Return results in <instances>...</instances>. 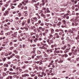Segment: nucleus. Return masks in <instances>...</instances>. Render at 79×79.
Returning <instances> with one entry per match:
<instances>
[{
	"instance_id": "nucleus-61",
	"label": "nucleus",
	"mask_w": 79,
	"mask_h": 79,
	"mask_svg": "<svg viewBox=\"0 0 79 79\" xmlns=\"http://www.w3.org/2000/svg\"><path fill=\"white\" fill-rule=\"evenodd\" d=\"M39 35L40 37H41V36H42V34L40 33V34Z\"/></svg>"
},
{
	"instance_id": "nucleus-22",
	"label": "nucleus",
	"mask_w": 79,
	"mask_h": 79,
	"mask_svg": "<svg viewBox=\"0 0 79 79\" xmlns=\"http://www.w3.org/2000/svg\"><path fill=\"white\" fill-rule=\"evenodd\" d=\"M24 63H26V64H28V63H29V61H27L25 60L24 61Z\"/></svg>"
},
{
	"instance_id": "nucleus-47",
	"label": "nucleus",
	"mask_w": 79,
	"mask_h": 79,
	"mask_svg": "<svg viewBox=\"0 0 79 79\" xmlns=\"http://www.w3.org/2000/svg\"><path fill=\"white\" fill-rule=\"evenodd\" d=\"M77 25H78V23H76L75 24V26H77Z\"/></svg>"
},
{
	"instance_id": "nucleus-51",
	"label": "nucleus",
	"mask_w": 79,
	"mask_h": 79,
	"mask_svg": "<svg viewBox=\"0 0 79 79\" xmlns=\"http://www.w3.org/2000/svg\"><path fill=\"white\" fill-rule=\"evenodd\" d=\"M24 9L25 10H27V6H25L24 7Z\"/></svg>"
},
{
	"instance_id": "nucleus-60",
	"label": "nucleus",
	"mask_w": 79,
	"mask_h": 79,
	"mask_svg": "<svg viewBox=\"0 0 79 79\" xmlns=\"http://www.w3.org/2000/svg\"><path fill=\"white\" fill-rule=\"evenodd\" d=\"M45 32H48V29H46L45 30Z\"/></svg>"
},
{
	"instance_id": "nucleus-46",
	"label": "nucleus",
	"mask_w": 79,
	"mask_h": 79,
	"mask_svg": "<svg viewBox=\"0 0 79 79\" xmlns=\"http://www.w3.org/2000/svg\"><path fill=\"white\" fill-rule=\"evenodd\" d=\"M22 69H25L26 68V66H23V67H22Z\"/></svg>"
},
{
	"instance_id": "nucleus-24",
	"label": "nucleus",
	"mask_w": 79,
	"mask_h": 79,
	"mask_svg": "<svg viewBox=\"0 0 79 79\" xmlns=\"http://www.w3.org/2000/svg\"><path fill=\"white\" fill-rule=\"evenodd\" d=\"M15 54H12V55H11L10 56V58H13V57L14 56H15Z\"/></svg>"
},
{
	"instance_id": "nucleus-38",
	"label": "nucleus",
	"mask_w": 79,
	"mask_h": 79,
	"mask_svg": "<svg viewBox=\"0 0 79 79\" xmlns=\"http://www.w3.org/2000/svg\"><path fill=\"white\" fill-rule=\"evenodd\" d=\"M24 2L25 3H28V0H25L24 1Z\"/></svg>"
},
{
	"instance_id": "nucleus-56",
	"label": "nucleus",
	"mask_w": 79,
	"mask_h": 79,
	"mask_svg": "<svg viewBox=\"0 0 79 79\" xmlns=\"http://www.w3.org/2000/svg\"><path fill=\"white\" fill-rule=\"evenodd\" d=\"M58 50V48H55V51H57V50Z\"/></svg>"
},
{
	"instance_id": "nucleus-36",
	"label": "nucleus",
	"mask_w": 79,
	"mask_h": 79,
	"mask_svg": "<svg viewBox=\"0 0 79 79\" xmlns=\"http://www.w3.org/2000/svg\"><path fill=\"white\" fill-rule=\"evenodd\" d=\"M39 69H40L41 70H42V67L41 66L39 67Z\"/></svg>"
},
{
	"instance_id": "nucleus-62",
	"label": "nucleus",
	"mask_w": 79,
	"mask_h": 79,
	"mask_svg": "<svg viewBox=\"0 0 79 79\" xmlns=\"http://www.w3.org/2000/svg\"><path fill=\"white\" fill-rule=\"evenodd\" d=\"M4 26H5V27H8V25H7V24H4Z\"/></svg>"
},
{
	"instance_id": "nucleus-2",
	"label": "nucleus",
	"mask_w": 79,
	"mask_h": 79,
	"mask_svg": "<svg viewBox=\"0 0 79 79\" xmlns=\"http://www.w3.org/2000/svg\"><path fill=\"white\" fill-rule=\"evenodd\" d=\"M71 33L72 34H74V32H73V31H72V30H68V32L67 33V34L68 35H70V33Z\"/></svg>"
},
{
	"instance_id": "nucleus-19",
	"label": "nucleus",
	"mask_w": 79,
	"mask_h": 79,
	"mask_svg": "<svg viewBox=\"0 0 79 79\" xmlns=\"http://www.w3.org/2000/svg\"><path fill=\"white\" fill-rule=\"evenodd\" d=\"M41 51L39 50L37 52V53H38V54H41Z\"/></svg>"
},
{
	"instance_id": "nucleus-32",
	"label": "nucleus",
	"mask_w": 79,
	"mask_h": 79,
	"mask_svg": "<svg viewBox=\"0 0 79 79\" xmlns=\"http://www.w3.org/2000/svg\"><path fill=\"white\" fill-rule=\"evenodd\" d=\"M6 75V73H3V76H5Z\"/></svg>"
},
{
	"instance_id": "nucleus-58",
	"label": "nucleus",
	"mask_w": 79,
	"mask_h": 79,
	"mask_svg": "<svg viewBox=\"0 0 79 79\" xmlns=\"http://www.w3.org/2000/svg\"><path fill=\"white\" fill-rule=\"evenodd\" d=\"M50 14H47V16L48 17H50Z\"/></svg>"
},
{
	"instance_id": "nucleus-20",
	"label": "nucleus",
	"mask_w": 79,
	"mask_h": 79,
	"mask_svg": "<svg viewBox=\"0 0 79 79\" xmlns=\"http://www.w3.org/2000/svg\"><path fill=\"white\" fill-rule=\"evenodd\" d=\"M62 22L64 24H66L67 23L66 21H65V20H64L62 21Z\"/></svg>"
},
{
	"instance_id": "nucleus-53",
	"label": "nucleus",
	"mask_w": 79,
	"mask_h": 79,
	"mask_svg": "<svg viewBox=\"0 0 79 79\" xmlns=\"http://www.w3.org/2000/svg\"><path fill=\"white\" fill-rule=\"evenodd\" d=\"M9 77L10 78V79H11L13 78V76H9Z\"/></svg>"
},
{
	"instance_id": "nucleus-40",
	"label": "nucleus",
	"mask_w": 79,
	"mask_h": 79,
	"mask_svg": "<svg viewBox=\"0 0 79 79\" xmlns=\"http://www.w3.org/2000/svg\"><path fill=\"white\" fill-rule=\"evenodd\" d=\"M35 75L34 74H31V77H34Z\"/></svg>"
},
{
	"instance_id": "nucleus-57",
	"label": "nucleus",
	"mask_w": 79,
	"mask_h": 79,
	"mask_svg": "<svg viewBox=\"0 0 79 79\" xmlns=\"http://www.w3.org/2000/svg\"><path fill=\"white\" fill-rule=\"evenodd\" d=\"M59 35H62V32H59Z\"/></svg>"
},
{
	"instance_id": "nucleus-17",
	"label": "nucleus",
	"mask_w": 79,
	"mask_h": 79,
	"mask_svg": "<svg viewBox=\"0 0 79 79\" xmlns=\"http://www.w3.org/2000/svg\"><path fill=\"white\" fill-rule=\"evenodd\" d=\"M6 34H7V35H10L11 34V33H10V32H8L6 33Z\"/></svg>"
},
{
	"instance_id": "nucleus-64",
	"label": "nucleus",
	"mask_w": 79,
	"mask_h": 79,
	"mask_svg": "<svg viewBox=\"0 0 79 79\" xmlns=\"http://www.w3.org/2000/svg\"><path fill=\"white\" fill-rule=\"evenodd\" d=\"M50 72H48V76H49V75H50Z\"/></svg>"
},
{
	"instance_id": "nucleus-23",
	"label": "nucleus",
	"mask_w": 79,
	"mask_h": 79,
	"mask_svg": "<svg viewBox=\"0 0 79 79\" xmlns=\"http://www.w3.org/2000/svg\"><path fill=\"white\" fill-rule=\"evenodd\" d=\"M28 24H29L30 23V22H31V19H29L27 21Z\"/></svg>"
},
{
	"instance_id": "nucleus-43",
	"label": "nucleus",
	"mask_w": 79,
	"mask_h": 79,
	"mask_svg": "<svg viewBox=\"0 0 79 79\" xmlns=\"http://www.w3.org/2000/svg\"><path fill=\"white\" fill-rule=\"evenodd\" d=\"M64 32H65V33H68V31L67 30H65Z\"/></svg>"
},
{
	"instance_id": "nucleus-30",
	"label": "nucleus",
	"mask_w": 79,
	"mask_h": 79,
	"mask_svg": "<svg viewBox=\"0 0 79 79\" xmlns=\"http://www.w3.org/2000/svg\"><path fill=\"white\" fill-rule=\"evenodd\" d=\"M14 48L13 47H10V50H13V49Z\"/></svg>"
},
{
	"instance_id": "nucleus-42",
	"label": "nucleus",
	"mask_w": 79,
	"mask_h": 79,
	"mask_svg": "<svg viewBox=\"0 0 79 79\" xmlns=\"http://www.w3.org/2000/svg\"><path fill=\"white\" fill-rule=\"evenodd\" d=\"M69 56H71V55H73V53H71V52H70L69 53Z\"/></svg>"
},
{
	"instance_id": "nucleus-25",
	"label": "nucleus",
	"mask_w": 79,
	"mask_h": 79,
	"mask_svg": "<svg viewBox=\"0 0 79 79\" xmlns=\"http://www.w3.org/2000/svg\"><path fill=\"white\" fill-rule=\"evenodd\" d=\"M14 53H16V54H17L18 53V51H16V50H14Z\"/></svg>"
},
{
	"instance_id": "nucleus-52",
	"label": "nucleus",
	"mask_w": 79,
	"mask_h": 79,
	"mask_svg": "<svg viewBox=\"0 0 79 79\" xmlns=\"http://www.w3.org/2000/svg\"><path fill=\"white\" fill-rule=\"evenodd\" d=\"M58 19L59 21H61V19L60 18H58Z\"/></svg>"
},
{
	"instance_id": "nucleus-12",
	"label": "nucleus",
	"mask_w": 79,
	"mask_h": 79,
	"mask_svg": "<svg viewBox=\"0 0 79 79\" xmlns=\"http://www.w3.org/2000/svg\"><path fill=\"white\" fill-rule=\"evenodd\" d=\"M5 30L6 31H8V30H9V26H7V27L4 28Z\"/></svg>"
},
{
	"instance_id": "nucleus-8",
	"label": "nucleus",
	"mask_w": 79,
	"mask_h": 79,
	"mask_svg": "<svg viewBox=\"0 0 79 79\" xmlns=\"http://www.w3.org/2000/svg\"><path fill=\"white\" fill-rule=\"evenodd\" d=\"M17 34H18V32H15L14 33V37H17V35H18Z\"/></svg>"
},
{
	"instance_id": "nucleus-14",
	"label": "nucleus",
	"mask_w": 79,
	"mask_h": 79,
	"mask_svg": "<svg viewBox=\"0 0 79 79\" xmlns=\"http://www.w3.org/2000/svg\"><path fill=\"white\" fill-rule=\"evenodd\" d=\"M61 24V22H59V23L57 24V26H60V24Z\"/></svg>"
},
{
	"instance_id": "nucleus-59",
	"label": "nucleus",
	"mask_w": 79,
	"mask_h": 79,
	"mask_svg": "<svg viewBox=\"0 0 79 79\" xmlns=\"http://www.w3.org/2000/svg\"><path fill=\"white\" fill-rule=\"evenodd\" d=\"M50 37L52 38L53 37V35H50Z\"/></svg>"
},
{
	"instance_id": "nucleus-35",
	"label": "nucleus",
	"mask_w": 79,
	"mask_h": 79,
	"mask_svg": "<svg viewBox=\"0 0 79 79\" xmlns=\"http://www.w3.org/2000/svg\"><path fill=\"white\" fill-rule=\"evenodd\" d=\"M60 31V30H59L57 29L56 30V32H59Z\"/></svg>"
},
{
	"instance_id": "nucleus-11",
	"label": "nucleus",
	"mask_w": 79,
	"mask_h": 79,
	"mask_svg": "<svg viewBox=\"0 0 79 79\" xmlns=\"http://www.w3.org/2000/svg\"><path fill=\"white\" fill-rule=\"evenodd\" d=\"M51 34H53L54 33V30L52 28H51Z\"/></svg>"
},
{
	"instance_id": "nucleus-54",
	"label": "nucleus",
	"mask_w": 79,
	"mask_h": 79,
	"mask_svg": "<svg viewBox=\"0 0 79 79\" xmlns=\"http://www.w3.org/2000/svg\"><path fill=\"white\" fill-rule=\"evenodd\" d=\"M40 25L42 26H44V23H41L40 24Z\"/></svg>"
},
{
	"instance_id": "nucleus-6",
	"label": "nucleus",
	"mask_w": 79,
	"mask_h": 79,
	"mask_svg": "<svg viewBox=\"0 0 79 79\" xmlns=\"http://www.w3.org/2000/svg\"><path fill=\"white\" fill-rule=\"evenodd\" d=\"M53 51L51 49H48L47 50V52L49 53H50L51 52H52Z\"/></svg>"
},
{
	"instance_id": "nucleus-4",
	"label": "nucleus",
	"mask_w": 79,
	"mask_h": 79,
	"mask_svg": "<svg viewBox=\"0 0 79 79\" xmlns=\"http://www.w3.org/2000/svg\"><path fill=\"white\" fill-rule=\"evenodd\" d=\"M57 18H58L57 17H56L54 18V23H58V20H57Z\"/></svg>"
},
{
	"instance_id": "nucleus-63",
	"label": "nucleus",
	"mask_w": 79,
	"mask_h": 79,
	"mask_svg": "<svg viewBox=\"0 0 79 79\" xmlns=\"http://www.w3.org/2000/svg\"><path fill=\"white\" fill-rule=\"evenodd\" d=\"M42 31H45V28H42L41 29Z\"/></svg>"
},
{
	"instance_id": "nucleus-29",
	"label": "nucleus",
	"mask_w": 79,
	"mask_h": 79,
	"mask_svg": "<svg viewBox=\"0 0 79 79\" xmlns=\"http://www.w3.org/2000/svg\"><path fill=\"white\" fill-rule=\"evenodd\" d=\"M9 70H10V71H13V69H12V68H10Z\"/></svg>"
},
{
	"instance_id": "nucleus-41",
	"label": "nucleus",
	"mask_w": 79,
	"mask_h": 79,
	"mask_svg": "<svg viewBox=\"0 0 79 79\" xmlns=\"http://www.w3.org/2000/svg\"><path fill=\"white\" fill-rule=\"evenodd\" d=\"M47 42H48V44H49V42H50V40L48 39L47 40Z\"/></svg>"
},
{
	"instance_id": "nucleus-27",
	"label": "nucleus",
	"mask_w": 79,
	"mask_h": 79,
	"mask_svg": "<svg viewBox=\"0 0 79 79\" xmlns=\"http://www.w3.org/2000/svg\"><path fill=\"white\" fill-rule=\"evenodd\" d=\"M15 57L17 58V59H19V56H18V55H16L15 56Z\"/></svg>"
},
{
	"instance_id": "nucleus-26",
	"label": "nucleus",
	"mask_w": 79,
	"mask_h": 79,
	"mask_svg": "<svg viewBox=\"0 0 79 79\" xmlns=\"http://www.w3.org/2000/svg\"><path fill=\"white\" fill-rule=\"evenodd\" d=\"M10 46H13V42H10Z\"/></svg>"
},
{
	"instance_id": "nucleus-34",
	"label": "nucleus",
	"mask_w": 79,
	"mask_h": 79,
	"mask_svg": "<svg viewBox=\"0 0 79 79\" xmlns=\"http://www.w3.org/2000/svg\"><path fill=\"white\" fill-rule=\"evenodd\" d=\"M64 56L65 58H66V57H68V55L66 54H64Z\"/></svg>"
},
{
	"instance_id": "nucleus-31",
	"label": "nucleus",
	"mask_w": 79,
	"mask_h": 79,
	"mask_svg": "<svg viewBox=\"0 0 79 79\" xmlns=\"http://www.w3.org/2000/svg\"><path fill=\"white\" fill-rule=\"evenodd\" d=\"M66 49L69 51L70 50V47H68L67 48H66Z\"/></svg>"
},
{
	"instance_id": "nucleus-49",
	"label": "nucleus",
	"mask_w": 79,
	"mask_h": 79,
	"mask_svg": "<svg viewBox=\"0 0 79 79\" xmlns=\"http://www.w3.org/2000/svg\"><path fill=\"white\" fill-rule=\"evenodd\" d=\"M7 63L8 64H11V62L10 61L7 62Z\"/></svg>"
},
{
	"instance_id": "nucleus-21",
	"label": "nucleus",
	"mask_w": 79,
	"mask_h": 79,
	"mask_svg": "<svg viewBox=\"0 0 79 79\" xmlns=\"http://www.w3.org/2000/svg\"><path fill=\"white\" fill-rule=\"evenodd\" d=\"M31 29L32 30H33L35 29V27H34V26L33 27H31Z\"/></svg>"
},
{
	"instance_id": "nucleus-18",
	"label": "nucleus",
	"mask_w": 79,
	"mask_h": 79,
	"mask_svg": "<svg viewBox=\"0 0 79 79\" xmlns=\"http://www.w3.org/2000/svg\"><path fill=\"white\" fill-rule=\"evenodd\" d=\"M24 76L25 77H28V76H29V75L28 74H24Z\"/></svg>"
},
{
	"instance_id": "nucleus-5",
	"label": "nucleus",
	"mask_w": 79,
	"mask_h": 79,
	"mask_svg": "<svg viewBox=\"0 0 79 79\" xmlns=\"http://www.w3.org/2000/svg\"><path fill=\"white\" fill-rule=\"evenodd\" d=\"M77 49H76L74 52H73L74 54L76 55L77 54Z\"/></svg>"
},
{
	"instance_id": "nucleus-48",
	"label": "nucleus",
	"mask_w": 79,
	"mask_h": 79,
	"mask_svg": "<svg viewBox=\"0 0 79 79\" xmlns=\"http://www.w3.org/2000/svg\"><path fill=\"white\" fill-rule=\"evenodd\" d=\"M58 35V33H56L55 34V35L56 36V37Z\"/></svg>"
},
{
	"instance_id": "nucleus-3",
	"label": "nucleus",
	"mask_w": 79,
	"mask_h": 79,
	"mask_svg": "<svg viewBox=\"0 0 79 79\" xmlns=\"http://www.w3.org/2000/svg\"><path fill=\"white\" fill-rule=\"evenodd\" d=\"M29 13L30 15L33 13V10L31 8H30L29 9Z\"/></svg>"
},
{
	"instance_id": "nucleus-16",
	"label": "nucleus",
	"mask_w": 79,
	"mask_h": 79,
	"mask_svg": "<svg viewBox=\"0 0 79 79\" xmlns=\"http://www.w3.org/2000/svg\"><path fill=\"white\" fill-rule=\"evenodd\" d=\"M66 47H67V46H66V45H64V46L62 48V49L63 50H65Z\"/></svg>"
},
{
	"instance_id": "nucleus-33",
	"label": "nucleus",
	"mask_w": 79,
	"mask_h": 79,
	"mask_svg": "<svg viewBox=\"0 0 79 79\" xmlns=\"http://www.w3.org/2000/svg\"><path fill=\"white\" fill-rule=\"evenodd\" d=\"M61 10H62V11H65V9H64V8H61Z\"/></svg>"
},
{
	"instance_id": "nucleus-39",
	"label": "nucleus",
	"mask_w": 79,
	"mask_h": 79,
	"mask_svg": "<svg viewBox=\"0 0 79 79\" xmlns=\"http://www.w3.org/2000/svg\"><path fill=\"white\" fill-rule=\"evenodd\" d=\"M6 57H4V58L3 59V61H5V60H6Z\"/></svg>"
},
{
	"instance_id": "nucleus-1",
	"label": "nucleus",
	"mask_w": 79,
	"mask_h": 79,
	"mask_svg": "<svg viewBox=\"0 0 79 79\" xmlns=\"http://www.w3.org/2000/svg\"><path fill=\"white\" fill-rule=\"evenodd\" d=\"M31 22L32 23V24H34V23L35 22H36V21H38V19L37 17H34L33 18L31 19Z\"/></svg>"
},
{
	"instance_id": "nucleus-45",
	"label": "nucleus",
	"mask_w": 79,
	"mask_h": 79,
	"mask_svg": "<svg viewBox=\"0 0 79 79\" xmlns=\"http://www.w3.org/2000/svg\"><path fill=\"white\" fill-rule=\"evenodd\" d=\"M37 78H38V77L37 76H35L34 77V79H37Z\"/></svg>"
},
{
	"instance_id": "nucleus-50",
	"label": "nucleus",
	"mask_w": 79,
	"mask_h": 79,
	"mask_svg": "<svg viewBox=\"0 0 79 79\" xmlns=\"http://www.w3.org/2000/svg\"><path fill=\"white\" fill-rule=\"evenodd\" d=\"M18 45V44H15L14 45V47H17Z\"/></svg>"
},
{
	"instance_id": "nucleus-44",
	"label": "nucleus",
	"mask_w": 79,
	"mask_h": 79,
	"mask_svg": "<svg viewBox=\"0 0 79 79\" xmlns=\"http://www.w3.org/2000/svg\"><path fill=\"white\" fill-rule=\"evenodd\" d=\"M41 61H42V62H46V60H41Z\"/></svg>"
},
{
	"instance_id": "nucleus-37",
	"label": "nucleus",
	"mask_w": 79,
	"mask_h": 79,
	"mask_svg": "<svg viewBox=\"0 0 79 79\" xmlns=\"http://www.w3.org/2000/svg\"><path fill=\"white\" fill-rule=\"evenodd\" d=\"M3 69H4V68L3 67H2L0 68L1 70H3Z\"/></svg>"
},
{
	"instance_id": "nucleus-7",
	"label": "nucleus",
	"mask_w": 79,
	"mask_h": 79,
	"mask_svg": "<svg viewBox=\"0 0 79 79\" xmlns=\"http://www.w3.org/2000/svg\"><path fill=\"white\" fill-rule=\"evenodd\" d=\"M53 43V41L52 40H50L49 42V45H51Z\"/></svg>"
},
{
	"instance_id": "nucleus-55",
	"label": "nucleus",
	"mask_w": 79,
	"mask_h": 79,
	"mask_svg": "<svg viewBox=\"0 0 79 79\" xmlns=\"http://www.w3.org/2000/svg\"><path fill=\"white\" fill-rule=\"evenodd\" d=\"M35 26H38V25H39V23H35Z\"/></svg>"
},
{
	"instance_id": "nucleus-28",
	"label": "nucleus",
	"mask_w": 79,
	"mask_h": 79,
	"mask_svg": "<svg viewBox=\"0 0 79 79\" xmlns=\"http://www.w3.org/2000/svg\"><path fill=\"white\" fill-rule=\"evenodd\" d=\"M38 9H39V7H38V6H36L35 7V10H38Z\"/></svg>"
},
{
	"instance_id": "nucleus-13",
	"label": "nucleus",
	"mask_w": 79,
	"mask_h": 79,
	"mask_svg": "<svg viewBox=\"0 0 79 79\" xmlns=\"http://www.w3.org/2000/svg\"><path fill=\"white\" fill-rule=\"evenodd\" d=\"M45 0H42V4H43V5H45Z\"/></svg>"
},
{
	"instance_id": "nucleus-9",
	"label": "nucleus",
	"mask_w": 79,
	"mask_h": 79,
	"mask_svg": "<svg viewBox=\"0 0 79 79\" xmlns=\"http://www.w3.org/2000/svg\"><path fill=\"white\" fill-rule=\"evenodd\" d=\"M41 16H42V17H43L44 18H46V16H45V15H44L43 13L41 14Z\"/></svg>"
},
{
	"instance_id": "nucleus-10",
	"label": "nucleus",
	"mask_w": 79,
	"mask_h": 79,
	"mask_svg": "<svg viewBox=\"0 0 79 79\" xmlns=\"http://www.w3.org/2000/svg\"><path fill=\"white\" fill-rule=\"evenodd\" d=\"M69 50L66 49V50L64 51V53H67L68 52H69Z\"/></svg>"
},
{
	"instance_id": "nucleus-15",
	"label": "nucleus",
	"mask_w": 79,
	"mask_h": 79,
	"mask_svg": "<svg viewBox=\"0 0 79 79\" xmlns=\"http://www.w3.org/2000/svg\"><path fill=\"white\" fill-rule=\"evenodd\" d=\"M54 53H59L60 51H54Z\"/></svg>"
}]
</instances>
